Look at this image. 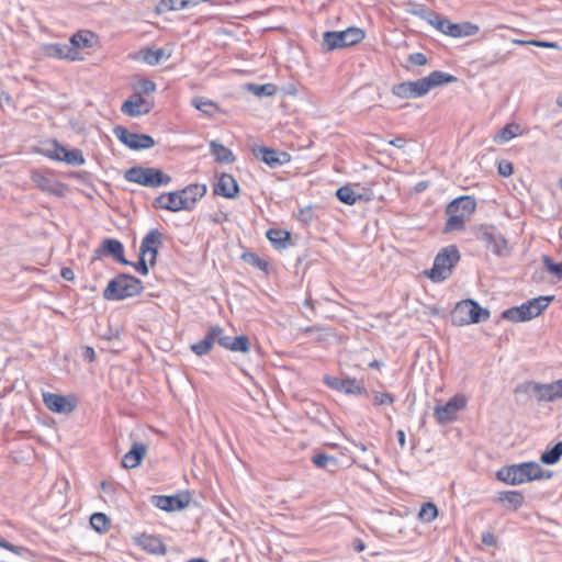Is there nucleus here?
Here are the masks:
<instances>
[{"mask_svg": "<svg viewBox=\"0 0 562 562\" xmlns=\"http://www.w3.org/2000/svg\"><path fill=\"white\" fill-rule=\"evenodd\" d=\"M550 476V472L544 475L542 468L533 461L505 465L496 472L497 480L509 485H519L533 480L549 479Z\"/></svg>", "mask_w": 562, "mask_h": 562, "instance_id": "nucleus-1", "label": "nucleus"}, {"mask_svg": "<svg viewBox=\"0 0 562 562\" xmlns=\"http://www.w3.org/2000/svg\"><path fill=\"white\" fill-rule=\"evenodd\" d=\"M143 290V282L138 278L120 273L108 283L103 291V297L108 301H122L140 294Z\"/></svg>", "mask_w": 562, "mask_h": 562, "instance_id": "nucleus-2", "label": "nucleus"}, {"mask_svg": "<svg viewBox=\"0 0 562 562\" xmlns=\"http://www.w3.org/2000/svg\"><path fill=\"white\" fill-rule=\"evenodd\" d=\"M473 234L484 247L497 257H507L512 252L506 237L492 224H480L473 227Z\"/></svg>", "mask_w": 562, "mask_h": 562, "instance_id": "nucleus-3", "label": "nucleus"}, {"mask_svg": "<svg viewBox=\"0 0 562 562\" xmlns=\"http://www.w3.org/2000/svg\"><path fill=\"white\" fill-rule=\"evenodd\" d=\"M554 300L553 295H540L531 299L519 306L505 310L502 318L512 322H527L540 315L548 305Z\"/></svg>", "mask_w": 562, "mask_h": 562, "instance_id": "nucleus-4", "label": "nucleus"}, {"mask_svg": "<svg viewBox=\"0 0 562 562\" xmlns=\"http://www.w3.org/2000/svg\"><path fill=\"white\" fill-rule=\"evenodd\" d=\"M490 311L482 307L476 301L463 300L451 312V322L456 326L479 324L490 318Z\"/></svg>", "mask_w": 562, "mask_h": 562, "instance_id": "nucleus-5", "label": "nucleus"}, {"mask_svg": "<svg viewBox=\"0 0 562 562\" xmlns=\"http://www.w3.org/2000/svg\"><path fill=\"white\" fill-rule=\"evenodd\" d=\"M125 180L148 188H158L170 183L171 177L160 169L134 166L124 173Z\"/></svg>", "mask_w": 562, "mask_h": 562, "instance_id": "nucleus-6", "label": "nucleus"}, {"mask_svg": "<svg viewBox=\"0 0 562 562\" xmlns=\"http://www.w3.org/2000/svg\"><path fill=\"white\" fill-rule=\"evenodd\" d=\"M459 260L460 252L457 246L450 245L442 248L435 257L434 266L428 277L435 282L443 281L449 277Z\"/></svg>", "mask_w": 562, "mask_h": 562, "instance_id": "nucleus-7", "label": "nucleus"}, {"mask_svg": "<svg viewBox=\"0 0 562 562\" xmlns=\"http://www.w3.org/2000/svg\"><path fill=\"white\" fill-rule=\"evenodd\" d=\"M364 38L363 30L359 27H348L345 31H327L323 35V46L326 50H334L352 46Z\"/></svg>", "mask_w": 562, "mask_h": 562, "instance_id": "nucleus-8", "label": "nucleus"}, {"mask_svg": "<svg viewBox=\"0 0 562 562\" xmlns=\"http://www.w3.org/2000/svg\"><path fill=\"white\" fill-rule=\"evenodd\" d=\"M430 15L431 19L428 20V23L435 26L445 35L452 37L472 36L475 35L480 30L476 24L471 22L452 23L450 20L441 16L440 14Z\"/></svg>", "mask_w": 562, "mask_h": 562, "instance_id": "nucleus-9", "label": "nucleus"}, {"mask_svg": "<svg viewBox=\"0 0 562 562\" xmlns=\"http://www.w3.org/2000/svg\"><path fill=\"white\" fill-rule=\"evenodd\" d=\"M113 133L121 143L133 150L149 149L156 144L150 135L130 132L122 125L115 126Z\"/></svg>", "mask_w": 562, "mask_h": 562, "instance_id": "nucleus-10", "label": "nucleus"}, {"mask_svg": "<svg viewBox=\"0 0 562 562\" xmlns=\"http://www.w3.org/2000/svg\"><path fill=\"white\" fill-rule=\"evenodd\" d=\"M533 393L538 402H553L559 398L557 381L548 384L537 382H527L519 384L515 389V393Z\"/></svg>", "mask_w": 562, "mask_h": 562, "instance_id": "nucleus-11", "label": "nucleus"}, {"mask_svg": "<svg viewBox=\"0 0 562 562\" xmlns=\"http://www.w3.org/2000/svg\"><path fill=\"white\" fill-rule=\"evenodd\" d=\"M251 153L257 159L261 160L270 168L281 167L291 160L289 153L267 146H254Z\"/></svg>", "mask_w": 562, "mask_h": 562, "instance_id": "nucleus-12", "label": "nucleus"}, {"mask_svg": "<svg viewBox=\"0 0 562 562\" xmlns=\"http://www.w3.org/2000/svg\"><path fill=\"white\" fill-rule=\"evenodd\" d=\"M467 402L463 396L456 395L451 397L445 405L435 407L434 417L437 423L445 425L457 418V413L465 406Z\"/></svg>", "mask_w": 562, "mask_h": 562, "instance_id": "nucleus-13", "label": "nucleus"}, {"mask_svg": "<svg viewBox=\"0 0 562 562\" xmlns=\"http://www.w3.org/2000/svg\"><path fill=\"white\" fill-rule=\"evenodd\" d=\"M392 93L401 99H417L428 93L424 78L416 81H404L392 87Z\"/></svg>", "mask_w": 562, "mask_h": 562, "instance_id": "nucleus-14", "label": "nucleus"}, {"mask_svg": "<svg viewBox=\"0 0 562 562\" xmlns=\"http://www.w3.org/2000/svg\"><path fill=\"white\" fill-rule=\"evenodd\" d=\"M324 382L330 389L344 392L347 395H368L367 389L360 385L356 379L325 376Z\"/></svg>", "mask_w": 562, "mask_h": 562, "instance_id": "nucleus-15", "label": "nucleus"}, {"mask_svg": "<svg viewBox=\"0 0 562 562\" xmlns=\"http://www.w3.org/2000/svg\"><path fill=\"white\" fill-rule=\"evenodd\" d=\"M43 401L48 409L58 414H69L77 406L75 397L55 393H44Z\"/></svg>", "mask_w": 562, "mask_h": 562, "instance_id": "nucleus-16", "label": "nucleus"}, {"mask_svg": "<svg viewBox=\"0 0 562 562\" xmlns=\"http://www.w3.org/2000/svg\"><path fill=\"white\" fill-rule=\"evenodd\" d=\"M190 497L186 495H153L151 504L165 512L181 510L188 506Z\"/></svg>", "mask_w": 562, "mask_h": 562, "instance_id": "nucleus-17", "label": "nucleus"}, {"mask_svg": "<svg viewBox=\"0 0 562 562\" xmlns=\"http://www.w3.org/2000/svg\"><path fill=\"white\" fill-rule=\"evenodd\" d=\"M153 104L144 99L140 93H134L130 99L123 102L121 111L123 114L131 117H138L148 114Z\"/></svg>", "mask_w": 562, "mask_h": 562, "instance_id": "nucleus-18", "label": "nucleus"}, {"mask_svg": "<svg viewBox=\"0 0 562 562\" xmlns=\"http://www.w3.org/2000/svg\"><path fill=\"white\" fill-rule=\"evenodd\" d=\"M97 256H110L121 265H130V261L124 256L123 244L114 238H105L100 247L95 250Z\"/></svg>", "mask_w": 562, "mask_h": 562, "instance_id": "nucleus-19", "label": "nucleus"}, {"mask_svg": "<svg viewBox=\"0 0 562 562\" xmlns=\"http://www.w3.org/2000/svg\"><path fill=\"white\" fill-rule=\"evenodd\" d=\"M186 202L182 201L178 191L161 193L153 203L155 209L167 210L170 212H179L186 210Z\"/></svg>", "mask_w": 562, "mask_h": 562, "instance_id": "nucleus-20", "label": "nucleus"}, {"mask_svg": "<svg viewBox=\"0 0 562 562\" xmlns=\"http://www.w3.org/2000/svg\"><path fill=\"white\" fill-rule=\"evenodd\" d=\"M214 193L226 199H235L238 196L239 186L232 175L223 173L214 187Z\"/></svg>", "mask_w": 562, "mask_h": 562, "instance_id": "nucleus-21", "label": "nucleus"}, {"mask_svg": "<svg viewBox=\"0 0 562 562\" xmlns=\"http://www.w3.org/2000/svg\"><path fill=\"white\" fill-rule=\"evenodd\" d=\"M476 209V201L471 195H462L452 200L446 207V213H459L463 217H469Z\"/></svg>", "mask_w": 562, "mask_h": 562, "instance_id": "nucleus-22", "label": "nucleus"}, {"mask_svg": "<svg viewBox=\"0 0 562 562\" xmlns=\"http://www.w3.org/2000/svg\"><path fill=\"white\" fill-rule=\"evenodd\" d=\"M42 52L45 56L58 59L76 60L75 48L69 44L48 43L44 44Z\"/></svg>", "mask_w": 562, "mask_h": 562, "instance_id": "nucleus-23", "label": "nucleus"}, {"mask_svg": "<svg viewBox=\"0 0 562 562\" xmlns=\"http://www.w3.org/2000/svg\"><path fill=\"white\" fill-rule=\"evenodd\" d=\"M181 199L186 202V210H192L195 203L206 193V186L200 183L189 184L182 190H178Z\"/></svg>", "mask_w": 562, "mask_h": 562, "instance_id": "nucleus-24", "label": "nucleus"}, {"mask_svg": "<svg viewBox=\"0 0 562 562\" xmlns=\"http://www.w3.org/2000/svg\"><path fill=\"white\" fill-rule=\"evenodd\" d=\"M31 179L43 192H47L56 196L64 195V192L60 189V184L52 177H48L41 171H33Z\"/></svg>", "mask_w": 562, "mask_h": 562, "instance_id": "nucleus-25", "label": "nucleus"}, {"mask_svg": "<svg viewBox=\"0 0 562 562\" xmlns=\"http://www.w3.org/2000/svg\"><path fill=\"white\" fill-rule=\"evenodd\" d=\"M147 452V446L142 442H133L131 449L124 454L122 465L125 469H134L142 463Z\"/></svg>", "mask_w": 562, "mask_h": 562, "instance_id": "nucleus-26", "label": "nucleus"}, {"mask_svg": "<svg viewBox=\"0 0 562 562\" xmlns=\"http://www.w3.org/2000/svg\"><path fill=\"white\" fill-rule=\"evenodd\" d=\"M138 544L148 553L165 555L167 553V547L162 540L154 535L143 533L138 538Z\"/></svg>", "mask_w": 562, "mask_h": 562, "instance_id": "nucleus-27", "label": "nucleus"}, {"mask_svg": "<svg viewBox=\"0 0 562 562\" xmlns=\"http://www.w3.org/2000/svg\"><path fill=\"white\" fill-rule=\"evenodd\" d=\"M425 81V87L429 92L432 88L440 87L443 85H449L458 81L456 76H452L448 72L441 70H435L430 72L428 76L423 77Z\"/></svg>", "mask_w": 562, "mask_h": 562, "instance_id": "nucleus-28", "label": "nucleus"}, {"mask_svg": "<svg viewBox=\"0 0 562 562\" xmlns=\"http://www.w3.org/2000/svg\"><path fill=\"white\" fill-rule=\"evenodd\" d=\"M337 199L347 205H353L357 201H370L371 196L369 193H357L350 186H342L336 191Z\"/></svg>", "mask_w": 562, "mask_h": 562, "instance_id": "nucleus-29", "label": "nucleus"}, {"mask_svg": "<svg viewBox=\"0 0 562 562\" xmlns=\"http://www.w3.org/2000/svg\"><path fill=\"white\" fill-rule=\"evenodd\" d=\"M94 34L89 31H79L75 33L69 42V46L75 48L76 60L79 59V48H89L93 45Z\"/></svg>", "mask_w": 562, "mask_h": 562, "instance_id": "nucleus-30", "label": "nucleus"}, {"mask_svg": "<svg viewBox=\"0 0 562 562\" xmlns=\"http://www.w3.org/2000/svg\"><path fill=\"white\" fill-rule=\"evenodd\" d=\"M497 501L506 504L509 509L517 510L522 506L525 497L519 491H504L497 494Z\"/></svg>", "mask_w": 562, "mask_h": 562, "instance_id": "nucleus-31", "label": "nucleus"}, {"mask_svg": "<svg viewBox=\"0 0 562 562\" xmlns=\"http://www.w3.org/2000/svg\"><path fill=\"white\" fill-rule=\"evenodd\" d=\"M266 236L276 249H285L291 245V234L288 231L270 228Z\"/></svg>", "mask_w": 562, "mask_h": 562, "instance_id": "nucleus-32", "label": "nucleus"}, {"mask_svg": "<svg viewBox=\"0 0 562 562\" xmlns=\"http://www.w3.org/2000/svg\"><path fill=\"white\" fill-rule=\"evenodd\" d=\"M156 246H162V234L157 228H151L142 239L140 255H147L148 250Z\"/></svg>", "mask_w": 562, "mask_h": 562, "instance_id": "nucleus-33", "label": "nucleus"}, {"mask_svg": "<svg viewBox=\"0 0 562 562\" xmlns=\"http://www.w3.org/2000/svg\"><path fill=\"white\" fill-rule=\"evenodd\" d=\"M312 462L315 467L326 470L329 473H335L339 468L338 460L326 453L314 454L312 457Z\"/></svg>", "mask_w": 562, "mask_h": 562, "instance_id": "nucleus-34", "label": "nucleus"}, {"mask_svg": "<svg viewBox=\"0 0 562 562\" xmlns=\"http://www.w3.org/2000/svg\"><path fill=\"white\" fill-rule=\"evenodd\" d=\"M211 154L215 157V160L222 164H232L235 161L233 151L226 148L224 145L212 140L210 143Z\"/></svg>", "mask_w": 562, "mask_h": 562, "instance_id": "nucleus-35", "label": "nucleus"}, {"mask_svg": "<svg viewBox=\"0 0 562 562\" xmlns=\"http://www.w3.org/2000/svg\"><path fill=\"white\" fill-rule=\"evenodd\" d=\"M49 158L57 161H65L71 166H80L86 161L82 151L77 148L69 149L68 151H65L64 155H49Z\"/></svg>", "mask_w": 562, "mask_h": 562, "instance_id": "nucleus-36", "label": "nucleus"}, {"mask_svg": "<svg viewBox=\"0 0 562 562\" xmlns=\"http://www.w3.org/2000/svg\"><path fill=\"white\" fill-rule=\"evenodd\" d=\"M138 55L140 56L142 60L150 66L158 65L161 59L168 58L169 55H166L164 48L153 49V48H145L138 52Z\"/></svg>", "mask_w": 562, "mask_h": 562, "instance_id": "nucleus-37", "label": "nucleus"}, {"mask_svg": "<svg viewBox=\"0 0 562 562\" xmlns=\"http://www.w3.org/2000/svg\"><path fill=\"white\" fill-rule=\"evenodd\" d=\"M520 126L517 123H509L502 127L494 136V142L505 144L519 134Z\"/></svg>", "mask_w": 562, "mask_h": 562, "instance_id": "nucleus-38", "label": "nucleus"}, {"mask_svg": "<svg viewBox=\"0 0 562 562\" xmlns=\"http://www.w3.org/2000/svg\"><path fill=\"white\" fill-rule=\"evenodd\" d=\"M246 89H247V91L251 92L256 97H271V95H274L278 91L277 86L273 83H265V85L247 83Z\"/></svg>", "mask_w": 562, "mask_h": 562, "instance_id": "nucleus-39", "label": "nucleus"}, {"mask_svg": "<svg viewBox=\"0 0 562 562\" xmlns=\"http://www.w3.org/2000/svg\"><path fill=\"white\" fill-rule=\"evenodd\" d=\"M562 457V441H558L553 447L546 450L541 457L540 460L542 463L547 465H553L559 462V460Z\"/></svg>", "mask_w": 562, "mask_h": 562, "instance_id": "nucleus-40", "label": "nucleus"}, {"mask_svg": "<svg viewBox=\"0 0 562 562\" xmlns=\"http://www.w3.org/2000/svg\"><path fill=\"white\" fill-rule=\"evenodd\" d=\"M448 220L445 225V232L463 231L465 228V217L459 213H446Z\"/></svg>", "mask_w": 562, "mask_h": 562, "instance_id": "nucleus-41", "label": "nucleus"}, {"mask_svg": "<svg viewBox=\"0 0 562 562\" xmlns=\"http://www.w3.org/2000/svg\"><path fill=\"white\" fill-rule=\"evenodd\" d=\"M251 348L250 338L246 335H239L233 338L229 351L248 353Z\"/></svg>", "mask_w": 562, "mask_h": 562, "instance_id": "nucleus-42", "label": "nucleus"}, {"mask_svg": "<svg viewBox=\"0 0 562 562\" xmlns=\"http://www.w3.org/2000/svg\"><path fill=\"white\" fill-rule=\"evenodd\" d=\"M191 104L196 110L203 112L204 114H206L209 116H212L213 113L215 112V110L217 109L216 104L213 101L202 98V97L193 98L191 100Z\"/></svg>", "mask_w": 562, "mask_h": 562, "instance_id": "nucleus-43", "label": "nucleus"}, {"mask_svg": "<svg viewBox=\"0 0 562 562\" xmlns=\"http://www.w3.org/2000/svg\"><path fill=\"white\" fill-rule=\"evenodd\" d=\"M91 527L98 532H105L110 526V519L103 513H94L90 517Z\"/></svg>", "mask_w": 562, "mask_h": 562, "instance_id": "nucleus-44", "label": "nucleus"}, {"mask_svg": "<svg viewBox=\"0 0 562 562\" xmlns=\"http://www.w3.org/2000/svg\"><path fill=\"white\" fill-rule=\"evenodd\" d=\"M213 346L214 344L212 342L211 337L206 334L203 339L192 344L190 349L196 356L202 357L207 355L212 350Z\"/></svg>", "mask_w": 562, "mask_h": 562, "instance_id": "nucleus-45", "label": "nucleus"}, {"mask_svg": "<svg viewBox=\"0 0 562 562\" xmlns=\"http://www.w3.org/2000/svg\"><path fill=\"white\" fill-rule=\"evenodd\" d=\"M187 9L186 0H160L157 10L159 12Z\"/></svg>", "mask_w": 562, "mask_h": 562, "instance_id": "nucleus-46", "label": "nucleus"}, {"mask_svg": "<svg viewBox=\"0 0 562 562\" xmlns=\"http://www.w3.org/2000/svg\"><path fill=\"white\" fill-rule=\"evenodd\" d=\"M418 516L425 522L432 521L438 516L437 506L434 503H425L422 506Z\"/></svg>", "mask_w": 562, "mask_h": 562, "instance_id": "nucleus-47", "label": "nucleus"}, {"mask_svg": "<svg viewBox=\"0 0 562 562\" xmlns=\"http://www.w3.org/2000/svg\"><path fill=\"white\" fill-rule=\"evenodd\" d=\"M295 218L304 225L311 224L315 218L316 214L311 205L300 207L295 213Z\"/></svg>", "mask_w": 562, "mask_h": 562, "instance_id": "nucleus-48", "label": "nucleus"}, {"mask_svg": "<svg viewBox=\"0 0 562 562\" xmlns=\"http://www.w3.org/2000/svg\"><path fill=\"white\" fill-rule=\"evenodd\" d=\"M241 259L246 261L247 263L251 265L255 268H258L261 271H267L268 269V262L263 260L262 258L258 257L254 252H245L241 256Z\"/></svg>", "mask_w": 562, "mask_h": 562, "instance_id": "nucleus-49", "label": "nucleus"}, {"mask_svg": "<svg viewBox=\"0 0 562 562\" xmlns=\"http://www.w3.org/2000/svg\"><path fill=\"white\" fill-rule=\"evenodd\" d=\"M395 398L391 393L372 392V403L374 406L392 405Z\"/></svg>", "mask_w": 562, "mask_h": 562, "instance_id": "nucleus-50", "label": "nucleus"}, {"mask_svg": "<svg viewBox=\"0 0 562 562\" xmlns=\"http://www.w3.org/2000/svg\"><path fill=\"white\" fill-rule=\"evenodd\" d=\"M542 262L549 272H551L559 279H562V261L560 263H555L548 255H543Z\"/></svg>", "mask_w": 562, "mask_h": 562, "instance_id": "nucleus-51", "label": "nucleus"}, {"mask_svg": "<svg viewBox=\"0 0 562 562\" xmlns=\"http://www.w3.org/2000/svg\"><path fill=\"white\" fill-rule=\"evenodd\" d=\"M213 344L220 345L221 339L225 336L224 329L220 325H212L209 327L207 333Z\"/></svg>", "mask_w": 562, "mask_h": 562, "instance_id": "nucleus-52", "label": "nucleus"}, {"mask_svg": "<svg viewBox=\"0 0 562 562\" xmlns=\"http://www.w3.org/2000/svg\"><path fill=\"white\" fill-rule=\"evenodd\" d=\"M156 83L150 80V79H140L139 80V91H137L136 93H140L142 94H149L154 91H156Z\"/></svg>", "mask_w": 562, "mask_h": 562, "instance_id": "nucleus-53", "label": "nucleus"}, {"mask_svg": "<svg viewBox=\"0 0 562 562\" xmlns=\"http://www.w3.org/2000/svg\"><path fill=\"white\" fill-rule=\"evenodd\" d=\"M146 255H140L139 254V258H138V261L137 262H131L130 261V265L128 266H132L134 267V269L140 273L142 276H147L148 274V265L146 262V259H145Z\"/></svg>", "mask_w": 562, "mask_h": 562, "instance_id": "nucleus-54", "label": "nucleus"}, {"mask_svg": "<svg viewBox=\"0 0 562 562\" xmlns=\"http://www.w3.org/2000/svg\"><path fill=\"white\" fill-rule=\"evenodd\" d=\"M518 44H529L537 47H544V48H559V45L555 42H546V41H538V40H531V41H515Z\"/></svg>", "mask_w": 562, "mask_h": 562, "instance_id": "nucleus-55", "label": "nucleus"}, {"mask_svg": "<svg viewBox=\"0 0 562 562\" xmlns=\"http://www.w3.org/2000/svg\"><path fill=\"white\" fill-rule=\"evenodd\" d=\"M514 172V166L508 160H502L498 162V173L503 177H509Z\"/></svg>", "mask_w": 562, "mask_h": 562, "instance_id": "nucleus-56", "label": "nucleus"}, {"mask_svg": "<svg viewBox=\"0 0 562 562\" xmlns=\"http://www.w3.org/2000/svg\"><path fill=\"white\" fill-rule=\"evenodd\" d=\"M408 61L412 65L424 66L428 63V59L423 53H413L408 55Z\"/></svg>", "mask_w": 562, "mask_h": 562, "instance_id": "nucleus-57", "label": "nucleus"}, {"mask_svg": "<svg viewBox=\"0 0 562 562\" xmlns=\"http://www.w3.org/2000/svg\"><path fill=\"white\" fill-rule=\"evenodd\" d=\"M481 540L487 547H495L497 544V537L492 532H483Z\"/></svg>", "mask_w": 562, "mask_h": 562, "instance_id": "nucleus-58", "label": "nucleus"}, {"mask_svg": "<svg viewBox=\"0 0 562 562\" xmlns=\"http://www.w3.org/2000/svg\"><path fill=\"white\" fill-rule=\"evenodd\" d=\"M413 14H416V15H419L424 19H426L427 21L429 19H431V15L430 14H436L435 12H429L426 8H424L423 5H419L416 10H412L411 11Z\"/></svg>", "mask_w": 562, "mask_h": 562, "instance_id": "nucleus-59", "label": "nucleus"}, {"mask_svg": "<svg viewBox=\"0 0 562 562\" xmlns=\"http://www.w3.org/2000/svg\"><path fill=\"white\" fill-rule=\"evenodd\" d=\"M0 548H3L5 550H9L13 553H20V548L12 544L11 542H8L3 538H0Z\"/></svg>", "mask_w": 562, "mask_h": 562, "instance_id": "nucleus-60", "label": "nucleus"}, {"mask_svg": "<svg viewBox=\"0 0 562 562\" xmlns=\"http://www.w3.org/2000/svg\"><path fill=\"white\" fill-rule=\"evenodd\" d=\"M60 276L67 281H72L75 279L74 270L69 267H63L60 270Z\"/></svg>", "mask_w": 562, "mask_h": 562, "instance_id": "nucleus-61", "label": "nucleus"}, {"mask_svg": "<svg viewBox=\"0 0 562 562\" xmlns=\"http://www.w3.org/2000/svg\"><path fill=\"white\" fill-rule=\"evenodd\" d=\"M159 248L160 247H153L150 250H148L147 254L150 255V258H149V265L151 267H154L156 265V261H157V257H158V251H159Z\"/></svg>", "mask_w": 562, "mask_h": 562, "instance_id": "nucleus-62", "label": "nucleus"}, {"mask_svg": "<svg viewBox=\"0 0 562 562\" xmlns=\"http://www.w3.org/2000/svg\"><path fill=\"white\" fill-rule=\"evenodd\" d=\"M390 145L396 148H403L406 144V139L404 137H395L389 142Z\"/></svg>", "mask_w": 562, "mask_h": 562, "instance_id": "nucleus-63", "label": "nucleus"}, {"mask_svg": "<svg viewBox=\"0 0 562 562\" xmlns=\"http://www.w3.org/2000/svg\"><path fill=\"white\" fill-rule=\"evenodd\" d=\"M233 338H234V337H232V336H227V335H225V336L221 339L220 346H221V347H223L224 349L229 350Z\"/></svg>", "mask_w": 562, "mask_h": 562, "instance_id": "nucleus-64", "label": "nucleus"}]
</instances>
